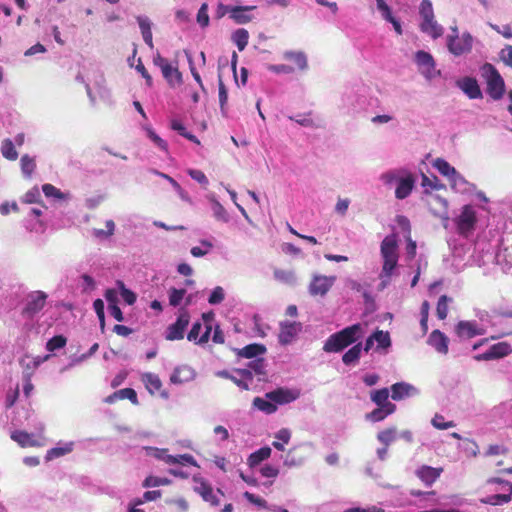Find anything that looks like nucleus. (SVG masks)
Masks as SVG:
<instances>
[{"label": "nucleus", "mask_w": 512, "mask_h": 512, "mask_svg": "<svg viewBox=\"0 0 512 512\" xmlns=\"http://www.w3.org/2000/svg\"><path fill=\"white\" fill-rule=\"evenodd\" d=\"M380 255L382 259V268L379 273L380 283L378 285L379 290L387 288L391 279L396 275L399 253H398V242L395 235L386 236L380 245Z\"/></svg>", "instance_id": "nucleus-1"}, {"label": "nucleus", "mask_w": 512, "mask_h": 512, "mask_svg": "<svg viewBox=\"0 0 512 512\" xmlns=\"http://www.w3.org/2000/svg\"><path fill=\"white\" fill-rule=\"evenodd\" d=\"M379 179L386 187H395V198L398 200L409 197L416 182L414 174L405 168L390 169L382 173Z\"/></svg>", "instance_id": "nucleus-2"}, {"label": "nucleus", "mask_w": 512, "mask_h": 512, "mask_svg": "<svg viewBox=\"0 0 512 512\" xmlns=\"http://www.w3.org/2000/svg\"><path fill=\"white\" fill-rule=\"evenodd\" d=\"M366 333V325L357 323L342 329L328 337L323 350L327 353H337L351 344L356 343Z\"/></svg>", "instance_id": "nucleus-3"}, {"label": "nucleus", "mask_w": 512, "mask_h": 512, "mask_svg": "<svg viewBox=\"0 0 512 512\" xmlns=\"http://www.w3.org/2000/svg\"><path fill=\"white\" fill-rule=\"evenodd\" d=\"M480 211L488 213L489 209L484 205L476 207L471 204L464 205L461 208L459 214L454 219V223L460 235L467 237L475 230L481 220L479 215Z\"/></svg>", "instance_id": "nucleus-4"}, {"label": "nucleus", "mask_w": 512, "mask_h": 512, "mask_svg": "<svg viewBox=\"0 0 512 512\" xmlns=\"http://www.w3.org/2000/svg\"><path fill=\"white\" fill-rule=\"evenodd\" d=\"M47 293L41 290L29 292L22 301L21 316L23 319L32 321L38 318L46 306Z\"/></svg>", "instance_id": "nucleus-5"}, {"label": "nucleus", "mask_w": 512, "mask_h": 512, "mask_svg": "<svg viewBox=\"0 0 512 512\" xmlns=\"http://www.w3.org/2000/svg\"><path fill=\"white\" fill-rule=\"evenodd\" d=\"M481 75L487 84V93L493 100H499L505 92V82L498 70L490 63H485L480 68Z\"/></svg>", "instance_id": "nucleus-6"}, {"label": "nucleus", "mask_w": 512, "mask_h": 512, "mask_svg": "<svg viewBox=\"0 0 512 512\" xmlns=\"http://www.w3.org/2000/svg\"><path fill=\"white\" fill-rule=\"evenodd\" d=\"M474 37L469 32L461 35H447L446 46L448 51L454 56H462L471 52L473 48Z\"/></svg>", "instance_id": "nucleus-7"}, {"label": "nucleus", "mask_w": 512, "mask_h": 512, "mask_svg": "<svg viewBox=\"0 0 512 512\" xmlns=\"http://www.w3.org/2000/svg\"><path fill=\"white\" fill-rule=\"evenodd\" d=\"M203 324L195 322L187 335L189 341L203 345L209 341L213 329V317L210 314H203Z\"/></svg>", "instance_id": "nucleus-8"}, {"label": "nucleus", "mask_w": 512, "mask_h": 512, "mask_svg": "<svg viewBox=\"0 0 512 512\" xmlns=\"http://www.w3.org/2000/svg\"><path fill=\"white\" fill-rule=\"evenodd\" d=\"M336 282V276H326L322 274H313L308 286V292L311 296L324 297L330 291Z\"/></svg>", "instance_id": "nucleus-9"}, {"label": "nucleus", "mask_w": 512, "mask_h": 512, "mask_svg": "<svg viewBox=\"0 0 512 512\" xmlns=\"http://www.w3.org/2000/svg\"><path fill=\"white\" fill-rule=\"evenodd\" d=\"M77 79L80 80L81 82L85 83L87 96L92 105L96 104L98 98L104 100L109 97V91L105 86V79L102 74H99L95 78L94 83H93L94 88L91 87L90 83H86L82 77L77 76Z\"/></svg>", "instance_id": "nucleus-10"}, {"label": "nucleus", "mask_w": 512, "mask_h": 512, "mask_svg": "<svg viewBox=\"0 0 512 512\" xmlns=\"http://www.w3.org/2000/svg\"><path fill=\"white\" fill-rule=\"evenodd\" d=\"M415 62L419 72L427 79L431 80L437 77L440 72L436 70V64L432 55L425 51H418L415 55Z\"/></svg>", "instance_id": "nucleus-11"}, {"label": "nucleus", "mask_w": 512, "mask_h": 512, "mask_svg": "<svg viewBox=\"0 0 512 512\" xmlns=\"http://www.w3.org/2000/svg\"><path fill=\"white\" fill-rule=\"evenodd\" d=\"M189 321V313L186 310H180L176 322L167 327L165 338L169 341L183 339Z\"/></svg>", "instance_id": "nucleus-12"}, {"label": "nucleus", "mask_w": 512, "mask_h": 512, "mask_svg": "<svg viewBox=\"0 0 512 512\" xmlns=\"http://www.w3.org/2000/svg\"><path fill=\"white\" fill-rule=\"evenodd\" d=\"M512 353V347L508 342H498L491 345L485 352L475 356L477 361H489L503 358Z\"/></svg>", "instance_id": "nucleus-13"}, {"label": "nucleus", "mask_w": 512, "mask_h": 512, "mask_svg": "<svg viewBox=\"0 0 512 512\" xmlns=\"http://www.w3.org/2000/svg\"><path fill=\"white\" fill-rule=\"evenodd\" d=\"M266 397L269 400L274 401L276 406L285 405L297 400L300 397V390L291 388H278L266 393Z\"/></svg>", "instance_id": "nucleus-14"}, {"label": "nucleus", "mask_w": 512, "mask_h": 512, "mask_svg": "<svg viewBox=\"0 0 512 512\" xmlns=\"http://www.w3.org/2000/svg\"><path fill=\"white\" fill-rule=\"evenodd\" d=\"M376 8L379 12L381 18L390 23L393 26L394 31L397 35L403 34V28L401 21L398 17H396L391 9V7L387 4L386 0H375Z\"/></svg>", "instance_id": "nucleus-15"}, {"label": "nucleus", "mask_w": 512, "mask_h": 512, "mask_svg": "<svg viewBox=\"0 0 512 512\" xmlns=\"http://www.w3.org/2000/svg\"><path fill=\"white\" fill-rule=\"evenodd\" d=\"M486 327L476 321H460L456 326V333L460 338L470 339L478 335H483Z\"/></svg>", "instance_id": "nucleus-16"}, {"label": "nucleus", "mask_w": 512, "mask_h": 512, "mask_svg": "<svg viewBox=\"0 0 512 512\" xmlns=\"http://www.w3.org/2000/svg\"><path fill=\"white\" fill-rule=\"evenodd\" d=\"M456 86L469 98L481 99L483 97L482 91L478 81L470 76H465L456 81Z\"/></svg>", "instance_id": "nucleus-17"}, {"label": "nucleus", "mask_w": 512, "mask_h": 512, "mask_svg": "<svg viewBox=\"0 0 512 512\" xmlns=\"http://www.w3.org/2000/svg\"><path fill=\"white\" fill-rule=\"evenodd\" d=\"M302 330V325L299 322H283L280 324V332L278 335L279 342L282 345L292 343Z\"/></svg>", "instance_id": "nucleus-18"}, {"label": "nucleus", "mask_w": 512, "mask_h": 512, "mask_svg": "<svg viewBox=\"0 0 512 512\" xmlns=\"http://www.w3.org/2000/svg\"><path fill=\"white\" fill-rule=\"evenodd\" d=\"M375 342L377 343V351H387V349L391 346L389 332L383 330H376L371 336L367 338L364 346V351L369 352L372 349Z\"/></svg>", "instance_id": "nucleus-19"}, {"label": "nucleus", "mask_w": 512, "mask_h": 512, "mask_svg": "<svg viewBox=\"0 0 512 512\" xmlns=\"http://www.w3.org/2000/svg\"><path fill=\"white\" fill-rule=\"evenodd\" d=\"M442 473V467H432L428 465H422L415 470V475L428 487L432 486Z\"/></svg>", "instance_id": "nucleus-20"}, {"label": "nucleus", "mask_w": 512, "mask_h": 512, "mask_svg": "<svg viewBox=\"0 0 512 512\" xmlns=\"http://www.w3.org/2000/svg\"><path fill=\"white\" fill-rule=\"evenodd\" d=\"M194 491L201 495V497L210 502L212 505H218L219 499L213 494L212 487L209 483H207L202 477L194 476Z\"/></svg>", "instance_id": "nucleus-21"}, {"label": "nucleus", "mask_w": 512, "mask_h": 512, "mask_svg": "<svg viewBox=\"0 0 512 512\" xmlns=\"http://www.w3.org/2000/svg\"><path fill=\"white\" fill-rule=\"evenodd\" d=\"M493 481L500 482V480H498V479H495ZM501 483L504 484L503 489L507 493L489 495V496L485 497L484 499H482L483 503L490 504V505H503V504L508 503L511 500L512 485L509 482L501 481Z\"/></svg>", "instance_id": "nucleus-22"}, {"label": "nucleus", "mask_w": 512, "mask_h": 512, "mask_svg": "<svg viewBox=\"0 0 512 512\" xmlns=\"http://www.w3.org/2000/svg\"><path fill=\"white\" fill-rule=\"evenodd\" d=\"M194 377V370L187 365H182L174 369L170 381L173 384H182L193 380Z\"/></svg>", "instance_id": "nucleus-23"}, {"label": "nucleus", "mask_w": 512, "mask_h": 512, "mask_svg": "<svg viewBox=\"0 0 512 512\" xmlns=\"http://www.w3.org/2000/svg\"><path fill=\"white\" fill-rule=\"evenodd\" d=\"M420 30L433 39L440 38L444 33V28L440 25L435 17L421 21Z\"/></svg>", "instance_id": "nucleus-24"}, {"label": "nucleus", "mask_w": 512, "mask_h": 512, "mask_svg": "<svg viewBox=\"0 0 512 512\" xmlns=\"http://www.w3.org/2000/svg\"><path fill=\"white\" fill-rule=\"evenodd\" d=\"M453 190L462 194H472L476 191V186L468 182L460 173H457L450 181Z\"/></svg>", "instance_id": "nucleus-25"}, {"label": "nucleus", "mask_w": 512, "mask_h": 512, "mask_svg": "<svg viewBox=\"0 0 512 512\" xmlns=\"http://www.w3.org/2000/svg\"><path fill=\"white\" fill-rule=\"evenodd\" d=\"M428 344L441 354L448 352V338L439 330H434L430 334Z\"/></svg>", "instance_id": "nucleus-26"}, {"label": "nucleus", "mask_w": 512, "mask_h": 512, "mask_svg": "<svg viewBox=\"0 0 512 512\" xmlns=\"http://www.w3.org/2000/svg\"><path fill=\"white\" fill-rule=\"evenodd\" d=\"M207 200L211 204V210L216 220L227 223L229 221V214L224 206L217 200L215 194L210 193L206 196Z\"/></svg>", "instance_id": "nucleus-27"}, {"label": "nucleus", "mask_w": 512, "mask_h": 512, "mask_svg": "<svg viewBox=\"0 0 512 512\" xmlns=\"http://www.w3.org/2000/svg\"><path fill=\"white\" fill-rule=\"evenodd\" d=\"M283 58L293 62L297 69L305 71L308 69L307 55L303 51L288 50L283 53Z\"/></svg>", "instance_id": "nucleus-28"}, {"label": "nucleus", "mask_w": 512, "mask_h": 512, "mask_svg": "<svg viewBox=\"0 0 512 512\" xmlns=\"http://www.w3.org/2000/svg\"><path fill=\"white\" fill-rule=\"evenodd\" d=\"M395 410V404H386L383 406H378V408L374 409L372 412L367 414L366 418L372 422H379L384 420L387 416L394 413Z\"/></svg>", "instance_id": "nucleus-29"}, {"label": "nucleus", "mask_w": 512, "mask_h": 512, "mask_svg": "<svg viewBox=\"0 0 512 512\" xmlns=\"http://www.w3.org/2000/svg\"><path fill=\"white\" fill-rule=\"evenodd\" d=\"M11 438L22 447H32L40 445L39 440L33 435L24 431H14Z\"/></svg>", "instance_id": "nucleus-30"}, {"label": "nucleus", "mask_w": 512, "mask_h": 512, "mask_svg": "<svg viewBox=\"0 0 512 512\" xmlns=\"http://www.w3.org/2000/svg\"><path fill=\"white\" fill-rule=\"evenodd\" d=\"M391 392L392 399L398 401L410 396L412 392H416V389L408 383L399 382L391 386Z\"/></svg>", "instance_id": "nucleus-31"}, {"label": "nucleus", "mask_w": 512, "mask_h": 512, "mask_svg": "<svg viewBox=\"0 0 512 512\" xmlns=\"http://www.w3.org/2000/svg\"><path fill=\"white\" fill-rule=\"evenodd\" d=\"M143 449L145 450L147 456L161 460L168 465H173V460H175V458L173 455L168 454L167 449L150 446L143 447Z\"/></svg>", "instance_id": "nucleus-32"}, {"label": "nucleus", "mask_w": 512, "mask_h": 512, "mask_svg": "<svg viewBox=\"0 0 512 512\" xmlns=\"http://www.w3.org/2000/svg\"><path fill=\"white\" fill-rule=\"evenodd\" d=\"M252 379L253 377L251 371L248 369H243L236 370L230 380L233 381L239 388L248 390Z\"/></svg>", "instance_id": "nucleus-33"}, {"label": "nucleus", "mask_w": 512, "mask_h": 512, "mask_svg": "<svg viewBox=\"0 0 512 512\" xmlns=\"http://www.w3.org/2000/svg\"><path fill=\"white\" fill-rule=\"evenodd\" d=\"M73 442L58 443L56 447L47 451L46 459L53 460L60 456H64L73 450Z\"/></svg>", "instance_id": "nucleus-34"}, {"label": "nucleus", "mask_w": 512, "mask_h": 512, "mask_svg": "<svg viewBox=\"0 0 512 512\" xmlns=\"http://www.w3.org/2000/svg\"><path fill=\"white\" fill-rule=\"evenodd\" d=\"M254 9V7L233 6L230 17L238 24H245L251 21L252 17L247 14V11Z\"/></svg>", "instance_id": "nucleus-35"}, {"label": "nucleus", "mask_w": 512, "mask_h": 512, "mask_svg": "<svg viewBox=\"0 0 512 512\" xmlns=\"http://www.w3.org/2000/svg\"><path fill=\"white\" fill-rule=\"evenodd\" d=\"M433 167L450 181L458 172L446 160L437 158L433 162Z\"/></svg>", "instance_id": "nucleus-36"}, {"label": "nucleus", "mask_w": 512, "mask_h": 512, "mask_svg": "<svg viewBox=\"0 0 512 512\" xmlns=\"http://www.w3.org/2000/svg\"><path fill=\"white\" fill-rule=\"evenodd\" d=\"M161 72L170 85L180 84L182 82V75L178 68L170 63L166 67H163Z\"/></svg>", "instance_id": "nucleus-37"}, {"label": "nucleus", "mask_w": 512, "mask_h": 512, "mask_svg": "<svg viewBox=\"0 0 512 512\" xmlns=\"http://www.w3.org/2000/svg\"><path fill=\"white\" fill-rule=\"evenodd\" d=\"M271 452V448L267 446L258 449L249 456L248 465L250 467L259 465L262 461L268 459L271 456Z\"/></svg>", "instance_id": "nucleus-38"}, {"label": "nucleus", "mask_w": 512, "mask_h": 512, "mask_svg": "<svg viewBox=\"0 0 512 512\" xmlns=\"http://www.w3.org/2000/svg\"><path fill=\"white\" fill-rule=\"evenodd\" d=\"M142 381L145 384L146 389L151 394H154L162 387V382L160 378L154 373H144L142 375Z\"/></svg>", "instance_id": "nucleus-39"}, {"label": "nucleus", "mask_w": 512, "mask_h": 512, "mask_svg": "<svg viewBox=\"0 0 512 512\" xmlns=\"http://www.w3.org/2000/svg\"><path fill=\"white\" fill-rule=\"evenodd\" d=\"M253 406L266 414H273L277 410V406L274 403V401L269 400L266 396H265V398H262V397L254 398Z\"/></svg>", "instance_id": "nucleus-40"}, {"label": "nucleus", "mask_w": 512, "mask_h": 512, "mask_svg": "<svg viewBox=\"0 0 512 512\" xmlns=\"http://www.w3.org/2000/svg\"><path fill=\"white\" fill-rule=\"evenodd\" d=\"M199 244V246H194L190 249V253L193 257H204L209 254L214 247L212 241L209 239H201Z\"/></svg>", "instance_id": "nucleus-41"}, {"label": "nucleus", "mask_w": 512, "mask_h": 512, "mask_svg": "<svg viewBox=\"0 0 512 512\" xmlns=\"http://www.w3.org/2000/svg\"><path fill=\"white\" fill-rule=\"evenodd\" d=\"M274 278L287 285H295L297 283V277L293 270L275 269Z\"/></svg>", "instance_id": "nucleus-42"}, {"label": "nucleus", "mask_w": 512, "mask_h": 512, "mask_svg": "<svg viewBox=\"0 0 512 512\" xmlns=\"http://www.w3.org/2000/svg\"><path fill=\"white\" fill-rule=\"evenodd\" d=\"M266 351L265 347L260 344H250L239 350L238 355L244 358H255Z\"/></svg>", "instance_id": "nucleus-43"}, {"label": "nucleus", "mask_w": 512, "mask_h": 512, "mask_svg": "<svg viewBox=\"0 0 512 512\" xmlns=\"http://www.w3.org/2000/svg\"><path fill=\"white\" fill-rule=\"evenodd\" d=\"M362 349H364L362 347V343H357L354 346H352L346 353H344L342 357L343 363L346 365L356 363L361 356Z\"/></svg>", "instance_id": "nucleus-44"}, {"label": "nucleus", "mask_w": 512, "mask_h": 512, "mask_svg": "<svg viewBox=\"0 0 512 512\" xmlns=\"http://www.w3.org/2000/svg\"><path fill=\"white\" fill-rule=\"evenodd\" d=\"M249 40V33L246 29L240 28L233 32L232 41L237 46L239 51H243Z\"/></svg>", "instance_id": "nucleus-45"}, {"label": "nucleus", "mask_w": 512, "mask_h": 512, "mask_svg": "<svg viewBox=\"0 0 512 512\" xmlns=\"http://www.w3.org/2000/svg\"><path fill=\"white\" fill-rule=\"evenodd\" d=\"M275 438L278 441H274L272 446L279 451H284V444H287L291 439V431L288 428H282L275 433Z\"/></svg>", "instance_id": "nucleus-46"}, {"label": "nucleus", "mask_w": 512, "mask_h": 512, "mask_svg": "<svg viewBox=\"0 0 512 512\" xmlns=\"http://www.w3.org/2000/svg\"><path fill=\"white\" fill-rule=\"evenodd\" d=\"M22 174L25 178H30L36 168L35 159L25 154L20 159Z\"/></svg>", "instance_id": "nucleus-47"}, {"label": "nucleus", "mask_w": 512, "mask_h": 512, "mask_svg": "<svg viewBox=\"0 0 512 512\" xmlns=\"http://www.w3.org/2000/svg\"><path fill=\"white\" fill-rule=\"evenodd\" d=\"M143 129L146 131L147 137L154 143L155 146L164 152L168 151L167 142L158 136L149 125L143 126Z\"/></svg>", "instance_id": "nucleus-48"}, {"label": "nucleus", "mask_w": 512, "mask_h": 512, "mask_svg": "<svg viewBox=\"0 0 512 512\" xmlns=\"http://www.w3.org/2000/svg\"><path fill=\"white\" fill-rule=\"evenodd\" d=\"M1 153L8 160H16L18 152L12 140L4 139L1 144Z\"/></svg>", "instance_id": "nucleus-49"}, {"label": "nucleus", "mask_w": 512, "mask_h": 512, "mask_svg": "<svg viewBox=\"0 0 512 512\" xmlns=\"http://www.w3.org/2000/svg\"><path fill=\"white\" fill-rule=\"evenodd\" d=\"M389 397V390L387 388H382L379 390H375L371 393V400L377 405V406H383L386 404H392L388 401Z\"/></svg>", "instance_id": "nucleus-50"}, {"label": "nucleus", "mask_w": 512, "mask_h": 512, "mask_svg": "<svg viewBox=\"0 0 512 512\" xmlns=\"http://www.w3.org/2000/svg\"><path fill=\"white\" fill-rule=\"evenodd\" d=\"M185 294H186L185 289H177V288L171 287L168 290L169 304L173 307L179 306L181 304L182 300L184 299Z\"/></svg>", "instance_id": "nucleus-51"}, {"label": "nucleus", "mask_w": 512, "mask_h": 512, "mask_svg": "<svg viewBox=\"0 0 512 512\" xmlns=\"http://www.w3.org/2000/svg\"><path fill=\"white\" fill-rule=\"evenodd\" d=\"M396 438L397 430L394 427L383 430L379 432L377 435V439L379 440V442H381L385 446H388L391 443H393L396 440Z\"/></svg>", "instance_id": "nucleus-52"}, {"label": "nucleus", "mask_w": 512, "mask_h": 512, "mask_svg": "<svg viewBox=\"0 0 512 512\" xmlns=\"http://www.w3.org/2000/svg\"><path fill=\"white\" fill-rule=\"evenodd\" d=\"M458 448L461 449L468 457H476L479 453L478 445L475 441L470 439H464L463 442L459 444Z\"/></svg>", "instance_id": "nucleus-53"}, {"label": "nucleus", "mask_w": 512, "mask_h": 512, "mask_svg": "<svg viewBox=\"0 0 512 512\" xmlns=\"http://www.w3.org/2000/svg\"><path fill=\"white\" fill-rule=\"evenodd\" d=\"M431 424L438 430H447L456 426L454 421H446L444 416L441 414H435L431 419Z\"/></svg>", "instance_id": "nucleus-54"}, {"label": "nucleus", "mask_w": 512, "mask_h": 512, "mask_svg": "<svg viewBox=\"0 0 512 512\" xmlns=\"http://www.w3.org/2000/svg\"><path fill=\"white\" fill-rule=\"evenodd\" d=\"M106 230L103 229H93V236L99 239H107L114 234L115 231V223L113 220H107L105 222Z\"/></svg>", "instance_id": "nucleus-55"}, {"label": "nucleus", "mask_w": 512, "mask_h": 512, "mask_svg": "<svg viewBox=\"0 0 512 512\" xmlns=\"http://www.w3.org/2000/svg\"><path fill=\"white\" fill-rule=\"evenodd\" d=\"M419 15L421 21L435 17L432 2L430 0H422L419 6Z\"/></svg>", "instance_id": "nucleus-56"}, {"label": "nucleus", "mask_w": 512, "mask_h": 512, "mask_svg": "<svg viewBox=\"0 0 512 512\" xmlns=\"http://www.w3.org/2000/svg\"><path fill=\"white\" fill-rule=\"evenodd\" d=\"M79 287L83 293H90L96 288V281L88 274H83L79 279Z\"/></svg>", "instance_id": "nucleus-57"}, {"label": "nucleus", "mask_w": 512, "mask_h": 512, "mask_svg": "<svg viewBox=\"0 0 512 512\" xmlns=\"http://www.w3.org/2000/svg\"><path fill=\"white\" fill-rule=\"evenodd\" d=\"M120 295L122 299L128 304L133 305L136 301V294L125 287L124 283L122 281H117L116 283Z\"/></svg>", "instance_id": "nucleus-58"}, {"label": "nucleus", "mask_w": 512, "mask_h": 512, "mask_svg": "<svg viewBox=\"0 0 512 512\" xmlns=\"http://www.w3.org/2000/svg\"><path fill=\"white\" fill-rule=\"evenodd\" d=\"M42 191L46 197H53L59 200H65L68 198L67 194H64L52 184H44L42 186Z\"/></svg>", "instance_id": "nucleus-59"}, {"label": "nucleus", "mask_w": 512, "mask_h": 512, "mask_svg": "<svg viewBox=\"0 0 512 512\" xmlns=\"http://www.w3.org/2000/svg\"><path fill=\"white\" fill-rule=\"evenodd\" d=\"M66 338L62 335H57V336H54L53 338H51L47 344H46V348L48 351H55L57 349H61L63 348L65 345H66Z\"/></svg>", "instance_id": "nucleus-60"}, {"label": "nucleus", "mask_w": 512, "mask_h": 512, "mask_svg": "<svg viewBox=\"0 0 512 512\" xmlns=\"http://www.w3.org/2000/svg\"><path fill=\"white\" fill-rule=\"evenodd\" d=\"M170 483H171V481L168 478L149 476L144 480L143 486L144 487H158V486L169 485Z\"/></svg>", "instance_id": "nucleus-61"}, {"label": "nucleus", "mask_w": 512, "mask_h": 512, "mask_svg": "<svg viewBox=\"0 0 512 512\" xmlns=\"http://www.w3.org/2000/svg\"><path fill=\"white\" fill-rule=\"evenodd\" d=\"M224 298H225L224 289L220 286H217L212 290V292L208 298V302L211 305H217V304H220L224 300Z\"/></svg>", "instance_id": "nucleus-62"}, {"label": "nucleus", "mask_w": 512, "mask_h": 512, "mask_svg": "<svg viewBox=\"0 0 512 512\" xmlns=\"http://www.w3.org/2000/svg\"><path fill=\"white\" fill-rule=\"evenodd\" d=\"M436 313L439 319L443 320L448 314V298L443 295L439 298L436 308Z\"/></svg>", "instance_id": "nucleus-63"}, {"label": "nucleus", "mask_w": 512, "mask_h": 512, "mask_svg": "<svg viewBox=\"0 0 512 512\" xmlns=\"http://www.w3.org/2000/svg\"><path fill=\"white\" fill-rule=\"evenodd\" d=\"M500 60L512 69V46L505 45L499 52Z\"/></svg>", "instance_id": "nucleus-64"}]
</instances>
